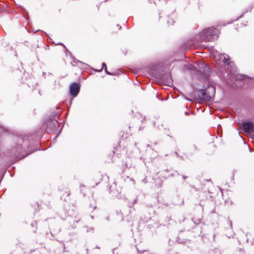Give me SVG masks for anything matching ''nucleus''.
<instances>
[{
  "instance_id": "obj_1",
  "label": "nucleus",
  "mask_w": 254,
  "mask_h": 254,
  "mask_svg": "<svg viewBox=\"0 0 254 254\" xmlns=\"http://www.w3.org/2000/svg\"><path fill=\"white\" fill-rule=\"evenodd\" d=\"M215 34H216V30L214 28L205 29L202 32V34L204 36V39L206 40H210Z\"/></svg>"
},
{
  "instance_id": "obj_2",
  "label": "nucleus",
  "mask_w": 254,
  "mask_h": 254,
  "mask_svg": "<svg viewBox=\"0 0 254 254\" xmlns=\"http://www.w3.org/2000/svg\"><path fill=\"white\" fill-rule=\"evenodd\" d=\"M79 90V85L76 83H73L70 86V92L71 95L75 97L78 93Z\"/></svg>"
},
{
  "instance_id": "obj_3",
  "label": "nucleus",
  "mask_w": 254,
  "mask_h": 254,
  "mask_svg": "<svg viewBox=\"0 0 254 254\" xmlns=\"http://www.w3.org/2000/svg\"><path fill=\"white\" fill-rule=\"evenodd\" d=\"M243 128L247 132H251L254 129V126L252 123H248L243 125Z\"/></svg>"
},
{
  "instance_id": "obj_4",
  "label": "nucleus",
  "mask_w": 254,
  "mask_h": 254,
  "mask_svg": "<svg viewBox=\"0 0 254 254\" xmlns=\"http://www.w3.org/2000/svg\"><path fill=\"white\" fill-rule=\"evenodd\" d=\"M214 58L216 61H222L223 62H224L225 63H227L228 59H226V57L223 55H220L219 59L216 56H214Z\"/></svg>"
},
{
  "instance_id": "obj_5",
  "label": "nucleus",
  "mask_w": 254,
  "mask_h": 254,
  "mask_svg": "<svg viewBox=\"0 0 254 254\" xmlns=\"http://www.w3.org/2000/svg\"><path fill=\"white\" fill-rule=\"evenodd\" d=\"M103 66H106V64H105L103 63Z\"/></svg>"
}]
</instances>
